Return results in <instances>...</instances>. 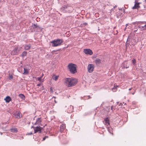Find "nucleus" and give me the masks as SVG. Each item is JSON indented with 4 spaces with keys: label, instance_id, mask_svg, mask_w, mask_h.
<instances>
[{
    "label": "nucleus",
    "instance_id": "5",
    "mask_svg": "<svg viewBox=\"0 0 146 146\" xmlns=\"http://www.w3.org/2000/svg\"><path fill=\"white\" fill-rule=\"evenodd\" d=\"M84 52L86 54L92 55L93 54V52L92 50L89 49H85L84 50Z\"/></svg>",
    "mask_w": 146,
    "mask_h": 146
},
{
    "label": "nucleus",
    "instance_id": "30",
    "mask_svg": "<svg viewBox=\"0 0 146 146\" xmlns=\"http://www.w3.org/2000/svg\"><path fill=\"white\" fill-rule=\"evenodd\" d=\"M9 77L10 79H12L13 78V76L12 75H9Z\"/></svg>",
    "mask_w": 146,
    "mask_h": 146
},
{
    "label": "nucleus",
    "instance_id": "41",
    "mask_svg": "<svg viewBox=\"0 0 146 146\" xmlns=\"http://www.w3.org/2000/svg\"><path fill=\"white\" fill-rule=\"evenodd\" d=\"M112 108H113V107H112V106H111V110H112Z\"/></svg>",
    "mask_w": 146,
    "mask_h": 146
},
{
    "label": "nucleus",
    "instance_id": "15",
    "mask_svg": "<svg viewBox=\"0 0 146 146\" xmlns=\"http://www.w3.org/2000/svg\"><path fill=\"white\" fill-rule=\"evenodd\" d=\"M41 121V120L40 118H38L36 120V122L35 123V124H39Z\"/></svg>",
    "mask_w": 146,
    "mask_h": 146
},
{
    "label": "nucleus",
    "instance_id": "34",
    "mask_svg": "<svg viewBox=\"0 0 146 146\" xmlns=\"http://www.w3.org/2000/svg\"><path fill=\"white\" fill-rule=\"evenodd\" d=\"M123 104H122V103H120L119 106L122 107L123 106Z\"/></svg>",
    "mask_w": 146,
    "mask_h": 146
},
{
    "label": "nucleus",
    "instance_id": "17",
    "mask_svg": "<svg viewBox=\"0 0 146 146\" xmlns=\"http://www.w3.org/2000/svg\"><path fill=\"white\" fill-rule=\"evenodd\" d=\"M66 127L65 125L64 124H62L61 125H60V130L61 131H62V130L64 129Z\"/></svg>",
    "mask_w": 146,
    "mask_h": 146
},
{
    "label": "nucleus",
    "instance_id": "36",
    "mask_svg": "<svg viewBox=\"0 0 146 146\" xmlns=\"http://www.w3.org/2000/svg\"><path fill=\"white\" fill-rule=\"evenodd\" d=\"M50 91H51V92H52V88H50Z\"/></svg>",
    "mask_w": 146,
    "mask_h": 146
},
{
    "label": "nucleus",
    "instance_id": "38",
    "mask_svg": "<svg viewBox=\"0 0 146 146\" xmlns=\"http://www.w3.org/2000/svg\"><path fill=\"white\" fill-rule=\"evenodd\" d=\"M131 88H129V90H131Z\"/></svg>",
    "mask_w": 146,
    "mask_h": 146
},
{
    "label": "nucleus",
    "instance_id": "8",
    "mask_svg": "<svg viewBox=\"0 0 146 146\" xmlns=\"http://www.w3.org/2000/svg\"><path fill=\"white\" fill-rule=\"evenodd\" d=\"M14 115L16 118H20L21 117L20 113L19 111H17L15 113Z\"/></svg>",
    "mask_w": 146,
    "mask_h": 146
},
{
    "label": "nucleus",
    "instance_id": "37",
    "mask_svg": "<svg viewBox=\"0 0 146 146\" xmlns=\"http://www.w3.org/2000/svg\"><path fill=\"white\" fill-rule=\"evenodd\" d=\"M142 26H141V25H139V28H141H141L142 27Z\"/></svg>",
    "mask_w": 146,
    "mask_h": 146
},
{
    "label": "nucleus",
    "instance_id": "1",
    "mask_svg": "<svg viewBox=\"0 0 146 146\" xmlns=\"http://www.w3.org/2000/svg\"><path fill=\"white\" fill-rule=\"evenodd\" d=\"M64 84L68 87L73 86L76 84L78 82L77 79L73 78H66L64 80Z\"/></svg>",
    "mask_w": 146,
    "mask_h": 146
},
{
    "label": "nucleus",
    "instance_id": "25",
    "mask_svg": "<svg viewBox=\"0 0 146 146\" xmlns=\"http://www.w3.org/2000/svg\"><path fill=\"white\" fill-rule=\"evenodd\" d=\"M70 109H71V110L69 112H72L73 111V107L72 106H70Z\"/></svg>",
    "mask_w": 146,
    "mask_h": 146
},
{
    "label": "nucleus",
    "instance_id": "18",
    "mask_svg": "<svg viewBox=\"0 0 146 146\" xmlns=\"http://www.w3.org/2000/svg\"><path fill=\"white\" fill-rule=\"evenodd\" d=\"M19 97L22 100H24L25 96L23 94H20L19 96Z\"/></svg>",
    "mask_w": 146,
    "mask_h": 146
},
{
    "label": "nucleus",
    "instance_id": "21",
    "mask_svg": "<svg viewBox=\"0 0 146 146\" xmlns=\"http://www.w3.org/2000/svg\"><path fill=\"white\" fill-rule=\"evenodd\" d=\"M30 45H26L25 46V50H28L30 48Z\"/></svg>",
    "mask_w": 146,
    "mask_h": 146
},
{
    "label": "nucleus",
    "instance_id": "35",
    "mask_svg": "<svg viewBox=\"0 0 146 146\" xmlns=\"http://www.w3.org/2000/svg\"><path fill=\"white\" fill-rule=\"evenodd\" d=\"M41 84H37V85L38 86H41Z\"/></svg>",
    "mask_w": 146,
    "mask_h": 146
},
{
    "label": "nucleus",
    "instance_id": "9",
    "mask_svg": "<svg viewBox=\"0 0 146 146\" xmlns=\"http://www.w3.org/2000/svg\"><path fill=\"white\" fill-rule=\"evenodd\" d=\"M17 47H16L14 49L11 51V54L12 55H16L17 53Z\"/></svg>",
    "mask_w": 146,
    "mask_h": 146
},
{
    "label": "nucleus",
    "instance_id": "33",
    "mask_svg": "<svg viewBox=\"0 0 146 146\" xmlns=\"http://www.w3.org/2000/svg\"><path fill=\"white\" fill-rule=\"evenodd\" d=\"M32 134V132H31V133H28L27 134V135H31Z\"/></svg>",
    "mask_w": 146,
    "mask_h": 146
},
{
    "label": "nucleus",
    "instance_id": "16",
    "mask_svg": "<svg viewBox=\"0 0 146 146\" xmlns=\"http://www.w3.org/2000/svg\"><path fill=\"white\" fill-rule=\"evenodd\" d=\"M126 62H124L122 64V65L123 67L124 68H127L129 67V66H127V65H125V64H126Z\"/></svg>",
    "mask_w": 146,
    "mask_h": 146
},
{
    "label": "nucleus",
    "instance_id": "3",
    "mask_svg": "<svg viewBox=\"0 0 146 146\" xmlns=\"http://www.w3.org/2000/svg\"><path fill=\"white\" fill-rule=\"evenodd\" d=\"M62 42V40L60 39H58L51 42V43L52 44V46H56L59 45Z\"/></svg>",
    "mask_w": 146,
    "mask_h": 146
},
{
    "label": "nucleus",
    "instance_id": "27",
    "mask_svg": "<svg viewBox=\"0 0 146 146\" xmlns=\"http://www.w3.org/2000/svg\"><path fill=\"white\" fill-rule=\"evenodd\" d=\"M118 86H117L116 87H115V86H114V88H113L112 89V90L114 92H115L116 91V87H117Z\"/></svg>",
    "mask_w": 146,
    "mask_h": 146
},
{
    "label": "nucleus",
    "instance_id": "7",
    "mask_svg": "<svg viewBox=\"0 0 146 146\" xmlns=\"http://www.w3.org/2000/svg\"><path fill=\"white\" fill-rule=\"evenodd\" d=\"M139 3H138L137 0H135V4L134 6L133 7L132 9H138L139 7Z\"/></svg>",
    "mask_w": 146,
    "mask_h": 146
},
{
    "label": "nucleus",
    "instance_id": "14",
    "mask_svg": "<svg viewBox=\"0 0 146 146\" xmlns=\"http://www.w3.org/2000/svg\"><path fill=\"white\" fill-rule=\"evenodd\" d=\"M58 76L54 75L52 76V79L54 80L55 81H56L58 79Z\"/></svg>",
    "mask_w": 146,
    "mask_h": 146
},
{
    "label": "nucleus",
    "instance_id": "42",
    "mask_svg": "<svg viewBox=\"0 0 146 146\" xmlns=\"http://www.w3.org/2000/svg\"><path fill=\"white\" fill-rule=\"evenodd\" d=\"M128 25V24H126V27H127V25Z\"/></svg>",
    "mask_w": 146,
    "mask_h": 146
},
{
    "label": "nucleus",
    "instance_id": "12",
    "mask_svg": "<svg viewBox=\"0 0 146 146\" xmlns=\"http://www.w3.org/2000/svg\"><path fill=\"white\" fill-rule=\"evenodd\" d=\"M11 98L9 96H7L5 98L4 100L6 102L8 103L9 102L10 100H11Z\"/></svg>",
    "mask_w": 146,
    "mask_h": 146
},
{
    "label": "nucleus",
    "instance_id": "19",
    "mask_svg": "<svg viewBox=\"0 0 146 146\" xmlns=\"http://www.w3.org/2000/svg\"><path fill=\"white\" fill-rule=\"evenodd\" d=\"M24 72L23 74L25 75H26L28 74V70L27 69L24 68Z\"/></svg>",
    "mask_w": 146,
    "mask_h": 146
},
{
    "label": "nucleus",
    "instance_id": "20",
    "mask_svg": "<svg viewBox=\"0 0 146 146\" xmlns=\"http://www.w3.org/2000/svg\"><path fill=\"white\" fill-rule=\"evenodd\" d=\"M41 77L37 78V80L39 81L40 82H43L44 81L43 79H41Z\"/></svg>",
    "mask_w": 146,
    "mask_h": 146
},
{
    "label": "nucleus",
    "instance_id": "4",
    "mask_svg": "<svg viewBox=\"0 0 146 146\" xmlns=\"http://www.w3.org/2000/svg\"><path fill=\"white\" fill-rule=\"evenodd\" d=\"M94 68V65L92 64H89L87 67L88 71L89 73L92 72Z\"/></svg>",
    "mask_w": 146,
    "mask_h": 146
},
{
    "label": "nucleus",
    "instance_id": "10",
    "mask_svg": "<svg viewBox=\"0 0 146 146\" xmlns=\"http://www.w3.org/2000/svg\"><path fill=\"white\" fill-rule=\"evenodd\" d=\"M70 7H69V6H68L64 5V6H62L61 8V10L62 11H66V9H70Z\"/></svg>",
    "mask_w": 146,
    "mask_h": 146
},
{
    "label": "nucleus",
    "instance_id": "28",
    "mask_svg": "<svg viewBox=\"0 0 146 146\" xmlns=\"http://www.w3.org/2000/svg\"><path fill=\"white\" fill-rule=\"evenodd\" d=\"M133 64L135 65V64L136 60L135 59H134L132 60Z\"/></svg>",
    "mask_w": 146,
    "mask_h": 146
},
{
    "label": "nucleus",
    "instance_id": "6",
    "mask_svg": "<svg viewBox=\"0 0 146 146\" xmlns=\"http://www.w3.org/2000/svg\"><path fill=\"white\" fill-rule=\"evenodd\" d=\"M34 128L35 133L36 132H38L39 133H40L41 132V130L42 128L41 127H33V126L32 127V128Z\"/></svg>",
    "mask_w": 146,
    "mask_h": 146
},
{
    "label": "nucleus",
    "instance_id": "23",
    "mask_svg": "<svg viewBox=\"0 0 146 146\" xmlns=\"http://www.w3.org/2000/svg\"><path fill=\"white\" fill-rule=\"evenodd\" d=\"M38 27L35 24H34L32 27L33 28V29H34V31H35L36 30L35 29L37 28Z\"/></svg>",
    "mask_w": 146,
    "mask_h": 146
},
{
    "label": "nucleus",
    "instance_id": "26",
    "mask_svg": "<svg viewBox=\"0 0 146 146\" xmlns=\"http://www.w3.org/2000/svg\"><path fill=\"white\" fill-rule=\"evenodd\" d=\"M101 60L100 59H97L96 61V62L97 64H99L101 63Z\"/></svg>",
    "mask_w": 146,
    "mask_h": 146
},
{
    "label": "nucleus",
    "instance_id": "39",
    "mask_svg": "<svg viewBox=\"0 0 146 146\" xmlns=\"http://www.w3.org/2000/svg\"><path fill=\"white\" fill-rule=\"evenodd\" d=\"M137 31V30H135L134 31H135V32L136 31Z\"/></svg>",
    "mask_w": 146,
    "mask_h": 146
},
{
    "label": "nucleus",
    "instance_id": "13",
    "mask_svg": "<svg viewBox=\"0 0 146 146\" xmlns=\"http://www.w3.org/2000/svg\"><path fill=\"white\" fill-rule=\"evenodd\" d=\"M142 24H145L144 26H142L141 27V29L143 30H146V22H143L142 23Z\"/></svg>",
    "mask_w": 146,
    "mask_h": 146
},
{
    "label": "nucleus",
    "instance_id": "31",
    "mask_svg": "<svg viewBox=\"0 0 146 146\" xmlns=\"http://www.w3.org/2000/svg\"><path fill=\"white\" fill-rule=\"evenodd\" d=\"M47 137H47V136H46V137H43V140H43V141H44V140H45V139H46V138H47Z\"/></svg>",
    "mask_w": 146,
    "mask_h": 146
},
{
    "label": "nucleus",
    "instance_id": "40",
    "mask_svg": "<svg viewBox=\"0 0 146 146\" xmlns=\"http://www.w3.org/2000/svg\"><path fill=\"white\" fill-rule=\"evenodd\" d=\"M43 74H42V76L41 77H42L43 76Z\"/></svg>",
    "mask_w": 146,
    "mask_h": 146
},
{
    "label": "nucleus",
    "instance_id": "22",
    "mask_svg": "<svg viewBox=\"0 0 146 146\" xmlns=\"http://www.w3.org/2000/svg\"><path fill=\"white\" fill-rule=\"evenodd\" d=\"M11 131L12 132H17V129L16 128H13L11 129Z\"/></svg>",
    "mask_w": 146,
    "mask_h": 146
},
{
    "label": "nucleus",
    "instance_id": "2",
    "mask_svg": "<svg viewBox=\"0 0 146 146\" xmlns=\"http://www.w3.org/2000/svg\"><path fill=\"white\" fill-rule=\"evenodd\" d=\"M68 68L69 71L72 74H74L77 72L76 66L75 64L70 63L68 64Z\"/></svg>",
    "mask_w": 146,
    "mask_h": 146
},
{
    "label": "nucleus",
    "instance_id": "32",
    "mask_svg": "<svg viewBox=\"0 0 146 146\" xmlns=\"http://www.w3.org/2000/svg\"><path fill=\"white\" fill-rule=\"evenodd\" d=\"M43 89H44V88L43 87V86L42 85V88H41V90H43Z\"/></svg>",
    "mask_w": 146,
    "mask_h": 146
},
{
    "label": "nucleus",
    "instance_id": "11",
    "mask_svg": "<svg viewBox=\"0 0 146 146\" xmlns=\"http://www.w3.org/2000/svg\"><path fill=\"white\" fill-rule=\"evenodd\" d=\"M105 123L106 125V126L108 127V125L110 124L109 119L108 118H106L105 119Z\"/></svg>",
    "mask_w": 146,
    "mask_h": 146
},
{
    "label": "nucleus",
    "instance_id": "29",
    "mask_svg": "<svg viewBox=\"0 0 146 146\" xmlns=\"http://www.w3.org/2000/svg\"><path fill=\"white\" fill-rule=\"evenodd\" d=\"M112 130V129L111 128V127H110V128H108V131L110 133H111V130Z\"/></svg>",
    "mask_w": 146,
    "mask_h": 146
},
{
    "label": "nucleus",
    "instance_id": "24",
    "mask_svg": "<svg viewBox=\"0 0 146 146\" xmlns=\"http://www.w3.org/2000/svg\"><path fill=\"white\" fill-rule=\"evenodd\" d=\"M27 54V52H26L24 51L23 52L22 54V57H24Z\"/></svg>",
    "mask_w": 146,
    "mask_h": 146
}]
</instances>
